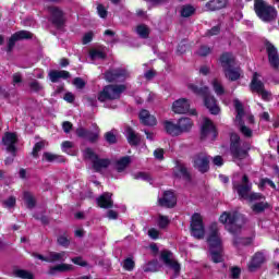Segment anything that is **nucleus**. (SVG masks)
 Returning a JSON list of instances; mask_svg holds the SVG:
<instances>
[{"label": "nucleus", "mask_w": 279, "mask_h": 279, "mask_svg": "<svg viewBox=\"0 0 279 279\" xmlns=\"http://www.w3.org/2000/svg\"><path fill=\"white\" fill-rule=\"evenodd\" d=\"M207 244L213 263H223V242L217 223H213L207 232Z\"/></svg>", "instance_id": "nucleus-1"}, {"label": "nucleus", "mask_w": 279, "mask_h": 279, "mask_svg": "<svg viewBox=\"0 0 279 279\" xmlns=\"http://www.w3.org/2000/svg\"><path fill=\"white\" fill-rule=\"evenodd\" d=\"M233 104L236 112L234 119L235 128L239 129V132H241L245 138H252V136H254V131H252V128L245 125V121H243V117H245V109L243 108V102L239 99H235Z\"/></svg>", "instance_id": "nucleus-2"}, {"label": "nucleus", "mask_w": 279, "mask_h": 279, "mask_svg": "<svg viewBox=\"0 0 279 279\" xmlns=\"http://www.w3.org/2000/svg\"><path fill=\"white\" fill-rule=\"evenodd\" d=\"M254 10L264 23H271V21H276V17L278 16L276 9L264 0H255Z\"/></svg>", "instance_id": "nucleus-3"}, {"label": "nucleus", "mask_w": 279, "mask_h": 279, "mask_svg": "<svg viewBox=\"0 0 279 279\" xmlns=\"http://www.w3.org/2000/svg\"><path fill=\"white\" fill-rule=\"evenodd\" d=\"M128 87L125 85H107L98 94V101H112L114 99H121V94L125 93Z\"/></svg>", "instance_id": "nucleus-4"}, {"label": "nucleus", "mask_w": 279, "mask_h": 279, "mask_svg": "<svg viewBox=\"0 0 279 279\" xmlns=\"http://www.w3.org/2000/svg\"><path fill=\"white\" fill-rule=\"evenodd\" d=\"M189 90H192V93H195V95H204L205 96V106L207 109H209V112L211 114H219L220 109L219 106H217V99H215V96L208 95V87L197 88L194 84H187Z\"/></svg>", "instance_id": "nucleus-5"}, {"label": "nucleus", "mask_w": 279, "mask_h": 279, "mask_svg": "<svg viewBox=\"0 0 279 279\" xmlns=\"http://www.w3.org/2000/svg\"><path fill=\"white\" fill-rule=\"evenodd\" d=\"M230 141V154L233 162H241V160H245V158H247V150L241 147V136L236 133H231Z\"/></svg>", "instance_id": "nucleus-6"}, {"label": "nucleus", "mask_w": 279, "mask_h": 279, "mask_svg": "<svg viewBox=\"0 0 279 279\" xmlns=\"http://www.w3.org/2000/svg\"><path fill=\"white\" fill-rule=\"evenodd\" d=\"M220 223L226 226V229L230 234H239L241 227H236L239 221V214L236 211H225L219 218Z\"/></svg>", "instance_id": "nucleus-7"}, {"label": "nucleus", "mask_w": 279, "mask_h": 279, "mask_svg": "<svg viewBox=\"0 0 279 279\" xmlns=\"http://www.w3.org/2000/svg\"><path fill=\"white\" fill-rule=\"evenodd\" d=\"M259 77L260 74H258V72H255L253 74L250 88L253 93L260 95L264 101H269L271 99V94L269 93V90L265 89V83H263Z\"/></svg>", "instance_id": "nucleus-8"}, {"label": "nucleus", "mask_w": 279, "mask_h": 279, "mask_svg": "<svg viewBox=\"0 0 279 279\" xmlns=\"http://www.w3.org/2000/svg\"><path fill=\"white\" fill-rule=\"evenodd\" d=\"M233 191H236L239 197L241 199H247L250 197V191H252V183H250V179L246 174L242 177V183L234 182L232 179Z\"/></svg>", "instance_id": "nucleus-9"}, {"label": "nucleus", "mask_w": 279, "mask_h": 279, "mask_svg": "<svg viewBox=\"0 0 279 279\" xmlns=\"http://www.w3.org/2000/svg\"><path fill=\"white\" fill-rule=\"evenodd\" d=\"M191 232L194 239H204V234H206L204 219L202 218V215L197 213L192 216Z\"/></svg>", "instance_id": "nucleus-10"}, {"label": "nucleus", "mask_w": 279, "mask_h": 279, "mask_svg": "<svg viewBox=\"0 0 279 279\" xmlns=\"http://www.w3.org/2000/svg\"><path fill=\"white\" fill-rule=\"evenodd\" d=\"M172 175L178 180H184V182H193L191 170H189V167L182 161H175V166L172 169Z\"/></svg>", "instance_id": "nucleus-11"}, {"label": "nucleus", "mask_w": 279, "mask_h": 279, "mask_svg": "<svg viewBox=\"0 0 279 279\" xmlns=\"http://www.w3.org/2000/svg\"><path fill=\"white\" fill-rule=\"evenodd\" d=\"M172 111L175 114H186V112H190V114H197V111L195 109H191V104L186 98H180L175 100L172 104Z\"/></svg>", "instance_id": "nucleus-12"}, {"label": "nucleus", "mask_w": 279, "mask_h": 279, "mask_svg": "<svg viewBox=\"0 0 279 279\" xmlns=\"http://www.w3.org/2000/svg\"><path fill=\"white\" fill-rule=\"evenodd\" d=\"M128 77H130V72L123 68L109 70L105 73V80L107 82H125Z\"/></svg>", "instance_id": "nucleus-13"}, {"label": "nucleus", "mask_w": 279, "mask_h": 279, "mask_svg": "<svg viewBox=\"0 0 279 279\" xmlns=\"http://www.w3.org/2000/svg\"><path fill=\"white\" fill-rule=\"evenodd\" d=\"M266 47V52L268 56V62L275 71H278L279 69V53H278V48L274 46V44L266 41L265 43Z\"/></svg>", "instance_id": "nucleus-14"}, {"label": "nucleus", "mask_w": 279, "mask_h": 279, "mask_svg": "<svg viewBox=\"0 0 279 279\" xmlns=\"http://www.w3.org/2000/svg\"><path fill=\"white\" fill-rule=\"evenodd\" d=\"M194 168L197 169L201 173H206L208 169H210V159H208V155L198 154L193 158Z\"/></svg>", "instance_id": "nucleus-15"}, {"label": "nucleus", "mask_w": 279, "mask_h": 279, "mask_svg": "<svg viewBox=\"0 0 279 279\" xmlns=\"http://www.w3.org/2000/svg\"><path fill=\"white\" fill-rule=\"evenodd\" d=\"M201 138H209V141L217 138V129H215V124L208 118L204 120Z\"/></svg>", "instance_id": "nucleus-16"}, {"label": "nucleus", "mask_w": 279, "mask_h": 279, "mask_svg": "<svg viewBox=\"0 0 279 279\" xmlns=\"http://www.w3.org/2000/svg\"><path fill=\"white\" fill-rule=\"evenodd\" d=\"M160 257L167 267L173 269L174 274H180V263L173 258V253H171V251H162Z\"/></svg>", "instance_id": "nucleus-17"}, {"label": "nucleus", "mask_w": 279, "mask_h": 279, "mask_svg": "<svg viewBox=\"0 0 279 279\" xmlns=\"http://www.w3.org/2000/svg\"><path fill=\"white\" fill-rule=\"evenodd\" d=\"M16 135L14 133H5L2 137V145L9 154H16Z\"/></svg>", "instance_id": "nucleus-18"}, {"label": "nucleus", "mask_w": 279, "mask_h": 279, "mask_svg": "<svg viewBox=\"0 0 279 279\" xmlns=\"http://www.w3.org/2000/svg\"><path fill=\"white\" fill-rule=\"evenodd\" d=\"M159 206H163L165 208H173L175 204H178V198H175V194L171 191H166L163 196L158 199Z\"/></svg>", "instance_id": "nucleus-19"}, {"label": "nucleus", "mask_w": 279, "mask_h": 279, "mask_svg": "<svg viewBox=\"0 0 279 279\" xmlns=\"http://www.w3.org/2000/svg\"><path fill=\"white\" fill-rule=\"evenodd\" d=\"M48 11L52 15V23L56 27H62L64 25V13L57 7H49Z\"/></svg>", "instance_id": "nucleus-20"}, {"label": "nucleus", "mask_w": 279, "mask_h": 279, "mask_svg": "<svg viewBox=\"0 0 279 279\" xmlns=\"http://www.w3.org/2000/svg\"><path fill=\"white\" fill-rule=\"evenodd\" d=\"M48 77L52 84H56L60 82V80H69V77H71V73L64 70H51L48 73Z\"/></svg>", "instance_id": "nucleus-21"}, {"label": "nucleus", "mask_w": 279, "mask_h": 279, "mask_svg": "<svg viewBox=\"0 0 279 279\" xmlns=\"http://www.w3.org/2000/svg\"><path fill=\"white\" fill-rule=\"evenodd\" d=\"M75 269V267H73V265L71 264H58L57 266H52L49 269V274L50 276H56V274H66L69 271H73Z\"/></svg>", "instance_id": "nucleus-22"}, {"label": "nucleus", "mask_w": 279, "mask_h": 279, "mask_svg": "<svg viewBox=\"0 0 279 279\" xmlns=\"http://www.w3.org/2000/svg\"><path fill=\"white\" fill-rule=\"evenodd\" d=\"M97 204L99 206V208H112L113 206V202H112V194L106 192L102 195H100L97 198Z\"/></svg>", "instance_id": "nucleus-23"}, {"label": "nucleus", "mask_w": 279, "mask_h": 279, "mask_svg": "<svg viewBox=\"0 0 279 279\" xmlns=\"http://www.w3.org/2000/svg\"><path fill=\"white\" fill-rule=\"evenodd\" d=\"M228 5V0H210L205 4V8L209 12H217V10H223Z\"/></svg>", "instance_id": "nucleus-24"}, {"label": "nucleus", "mask_w": 279, "mask_h": 279, "mask_svg": "<svg viewBox=\"0 0 279 279\" xmlns=\"http://www.w3.org/2000/svg\"><path fill=\"white\" fill-rule=\"evenodd\" d=\"M140 121L144 124V125H156V123H158V121L156 120V117L151 116L147 110L143 109L140 112Z\"/></svg>", "instance_id": "nucleus-25"}, {"label": "nucleus", "mask_w": 279, "mask_h": 279, "mask_svg": "<svg viewBox=\"0 0 279 279\" xmlns=\"http://www.w3.org/2000/svg\"><path fill=\"white\" fill-rule=\"evenodd\" d=\"M47 263H64L66 260V251L50 252L47 256Z\"/></svg>", "instance_id": "nucleus-26"}, {"label": "nucleus", "mask_w": 279, "mask_h": 279, "mask_svg": "<svg viewBox=\"0 0 279 279\" xmlns=\"http://www.w3.org/2000/svg\"><path fill=\"white\" fill-rule=\"evenodd\" d=\"M225 77L230 82H236L241 77V68H227L223 70Z\"/></svg>", "instance_id": "nucleus-27"}, {"label": "nucleus", "mask_w": 279, "mask_h": 279, "mask_svg": "<svg viewBox=\"0 0 279 279\" xmlns=\"http://www.w3.org/2000/svg\"><path fill=\"white\" fill-rule=\"evenodd\" d=\"M163 128H165L167 134H169L170 136H180L181 135L180 126L178 123L175 124L171 121H165Z\"/></svg>", "instance_id": "nucleus-28"}, {"label": "nucleus", "mask_w": 279, "mask_h": 279, "mask_svg": "<svg viewBox=\"0 0 279 279\" xmlns=\"http://www.w3.org/2000/svg\"><path fill=\"white\" fill-rule=\"evenodd\" d=\"M110 167V159L107 158H97L94 162H93V169L99 173L101 171H104V169H108Z\"/></svg>", "instance_id": "nucleus-29"}, {"label": "nucleus", "mask_w": 279, "mask_h": 279, "mask_svg": "<svg viewBox=\"0 0 279 279\" xmlns=\"http://www.w3.org/2000/svg\"><path fill=\"white\" fill-rule=\"evenodd\" d=\"M125 134H126L128 143L130 145L136 146L138 145V143H141V136H138V134H136V132H134L132 128L126 126Z\"/></svg>", "instance_id": "nucleus-30"}, {"label": "nucleus", "mask_w": 279, "mask_h": 279, "mask_svg": "<svg viewBox=\"0 0 279 279\" xmlns=\"http://www.w3.org/2000/svg\"><path fill=\"white\" fill-rule=\"evenodd\" d=\"M178 125L181 134H184L186 132H191V129L193 128V121L191 118H181L178 121Z\"/></svg>", "instance_id": "nucleus-31"}, {"label": "nucleus", "mask_w": 279, "mask_h": 279, "mask_svg": "<svg viewBox=\"0 0 279 279\" xmlns=\"http://www.w3.org/2000/svg\"><path fill=\"white\" fill-rule=\"evenodd\" d=\"M265 263V255L263 253H256L253 256L251 264L248 265L250 271H254V269H258Z\"/></svg>", "instance_id": "nucleus-32"}, {"label": "nucleus", "mask_w": 279, "mask_h": 279, "mask_svg": "<svg viewBox=\"0 0 279 279\" xmlns=\"http://www.w3.org/2000/svg\"><path fill=\"white\" fill-rule=\"evenodd\" d=\"M220 63H221L223 71L226 69H230L232 66V64H234V56L230 52L223 53L220 57Z\"/></svg>", "instance_id": "nucleus-33"}, {"label": "nucleus", "mask_w": 279, "mask_h": 279, "mask_svg": "<svg viewBox=\"0 0 279 279\" xmlns=\"http://www.w3.org/2000/svg\"><path fill=\"white\" fill-rule=\"evenodd\" d=\"M130 162H132V159L130 157H122L118 161H116L114 169L118 171V173H123L124 169H128L130 166Z\"/></svg>", "instance_id": "nucleus-34"}, {"label": "nucleus", "mask_w": 279, "mask_h": 279, "mask_svg": "<svg viewBox=\"0 0 279 279\" xmlns=\"http://www.w3.org/2000/svg\"><path fill=\"white\" fill-rule=\"evenodd\" d=\"M13 276L15 278H21V279H34V274H32V271L25 270V269L13 270Z\"/></svg>", "instance_id": "nucleus-35"}, {"label": "nucleus", "mask_w": 279, "mask_h": 279, "mask_svg": "<svg viewBox=\"0 0 279 279\" xmlns=\"http://www.w3.org/2000/svg\"><path fill=\"white\" fill-rule=\"evenodd\" d=\"M195 14V8L191 4H185L181 8V16L183 19H189Z\"/></svg>", "instance_id": "nucleus-36"}, {"label": "nucleus", "mask_w": 279, "mask_h": 279, "mask_svg": "<svg viewBox=\"0 0 279 279\" xmlns=\"http://www.w3.org/2000/svg\"><path fill=\"white\" fill-rule=\"evenodd\" d=\"M92 60H106V52L101 49H93L89 51Z\"/></svg>", "instance_id": "nucleus-37"}, {"label": "nucleus", "mask_w": 279, "mask_h": 279, "mask_svg": "<svg viewBox=\"0 0 279 279\" xmlns=\"http://www.w3.org/2000/svg\"><path fill=\"white\" fill-rule=\"evenodd\" d=\"M211 85H213L214 92L218 97H221V95L226 94V89L223 88V85H221V83L217 78H215L211 82Z\"/></svg>", "instance_id": "nucleus-38"}, {"label": "nucleus", "mask_w": 279, "mask_h": 279, "mask_svg": "<svg viewBox=\"0 0 279 279\" xmlns=\"http://www.w3.org/2000/svg\"><path fill=\"white\" fill-rule=\"evenodd\" d=\"M136 34L140 38H149V27L145 24H141L136 27Z\"/></svg>", "instance_id": "nucleus-39"}, {"label": "nucleus", "mask_w": 279, "mask_h": 279, "mask_svg": "<svg viewBox=\"0 0 279 279\" xmlns=\"http://www.w3.org/2000/svg\"><path fill=\"white\" fill-rule=\"evenodd\" d=\"M24 202L27 208H34L36 206V198L29 192H24Z\"/></svg>", "instance_id": "nucleus-40"}, {"label": "nucleus", "mask_w": 279, "mask_h": 279, "mask_svg": "<svg viewBox=\"0 0 279 279\" xmlns=\"http://www.w3.org/2000/svg\"><path fill=\"white\" fill-rule=\"evenodd\" d=\"M83 156L85 158V160H90V162L93 163L96 159L99 158V156H97V154H95V150H93V148H86L83 151Z\"/></svg>", "instance_id": "nucleus-41"}, {"label": "nucleus", "mask_w": 279, "mask_h": 279, "mask_svg": "<svg viewBox=\"0 0 279 279\" xmlns=\"http://www.w3.org/2000/svg\"><path fill=\"white\" fill-rule=\"evenodd\" d=\"M28 86L32 90V93H40L44 90V86L43 84H40V82H38L37 80H33L28 83Z\"/></svg>", "instance_id": "nucleus-42"}, {"label": "nucleus", "mask_w": 279, "mask_h": 279, "mask_svg": "<svg viewBox=\"0 0 279 279\" xmlns=\"http://www.w3.org/2000/svg\"><path fill=\"white\" fill-rule=\"evenodd\" d=\"M267 208H269V204L265 203V202H260V203H256L252 206V210L253 213H265V210H267Z\"/></svg>", "instance_id": "nucleus-43"}, {"label": "nucleus", "mask_w": 279, "mask_h": 279, "mask_svg": "<svg viewBox=\"0 0 279 279\" xmlns=\"http://www.w3.org/2000/svg\"><path fill=\"white\" fill-rule=\"evenodd\" d=\"M44 160L46 162H58L62 160V157L52 153H44Z\"/></svg>", "instance_id": "nucleus-44"}, {"label": "nucleus", "mask_w": 279, "mask_h": 279, "mask_svg": "<svg viewBox=\"0 0 279 279\" xmlns=\"http://www.w3.org/2000/svg\"><path fill=\"white\" fill-rule=\"evenodd\" d=\"M48 145L47 141L37 142L33 148V156L38 158V151L45 149V146Z\"/></svg>", "instance_id": "nucleus-45"}, {"label": "nucleus", "mask_w": 279, "mask_h": 279, "mask_svg": "<svg viewBox=\"0 0 279 279\" xmlns=\"http://www.w3.org/2000/svg\"><path fill=\"white\" fill-rule=\"evenodd\" d=\"M14 35L16 36L17 40L29 39L34 36L32 33H29V31H19L14 33Z\"/></svg>", "instance_id": "nucleus-46"}, {"label": "nucleus", "mask_w": 279, "mask_h": 279, "mask_svg": "<svg viewBox=\"0 0 279 279\" xmlns=\"http://www.w3.org/2000/svg\"><path fill=\"white\" fill-rule=\"evenodd\" d=\"M135 267V263L132 260V258H126L123 262V269H125V271H133Z\"/></svg>", "instance_id": "nucleus-47"}, {"label": "nucleus", "mask_w": 279, "mask_h": 279, "mask_svg": "<svg viewBox=\"0 0 279 279\" xmlns=\"http://www.w3.org/2000/svg\"><path fill=\"white\" fill-rule=\"evenodd\" d=\"M105 140L109 145H114V143H117V135H114V132L109 131L105 134Z\"/></svg>", "instance_id": "nucleus-48"}, {"label": "nucleus", "mask_w": 279, "mask_h": 279, "mask_svg": "<svg viewBox=\"0 0 279 279\" xmlns=\"http://www.w3.org/2000/svg\"><path fill=\"white\" fill-rule=\"evenodd\" d=\"M85 138H87L89 143H97V141L99 140V132L87 131V135Z\"/></svg>", "instance_id": "nucleus-49"}, {"label": "nucleus", "mask_w": 279, "mask_h": 279, "mask_svg": "<svg viewBox=\"0 0 279 279\" xmlns=\"http://www.w3.org/2000/svg\"><path fill=\"white\" fill-rule=\"evenodd\" d=\"M144 271L147 274L149 271L154 272V271H158V263L156 262H149L145 267H144Z\"/></svg>", "instance_id": "nucleus-50"}, {"label": "nucleus", "mask_w": 279, "mask_h": 279, "mask_svg": "<svg viewBox=\"0 0 279 279\" xmlns=\"http://www.w3.org/2000/svg\"><path fill=\"white\" fill-rule=\"evenodd\" d=\"M213 50L210 49V47L208 46H202L198 51H197V56H201L202 58H206V56H209V53Z\"/></svg>", "instance_id": "nucleus-51"}, {"label": "nucleus", "mask_w": 279, "mask_h": 279, "mask_svg": "<svg viewBox=\"0 0 279 279\" xmlns=\"http://www.w3.org/2000/svg\"><path fill=\"white\" fill-rule=\"evenodd\" d=\"M71 260L74 265H78L80 267H88V263L84 260L82 256L73 257Z\"/></svg>", "instance_id": "nucleus-52"}, {"label": "nucleus", "mask_w": 279, "mask_h": 279, "mask_svg": "<svg viewBox=\"0 0 279 279\" xmlns=\"http://www.w3.org/2000/svg\"><path fill=\"white\" fill-rule=\"evenodd\" d=\"M62 151L65 154H71V149H73V142L65 141L61 144Z\"/></svg>", "instance_id": "nucleus-53"}, {"label": "nucleus", "mask_w": 279, "mask_h": 279, "mask_svg": "<svg viewBox=\"0 0 279 279\" xmlns=\"http://www.w3.org/2000/svg\"><path fill=\"white\" fill-rule=\"evenodd\" d=\"M246 199H248V202H258L260 199H265V196L260 193H251Z\"/></svg>", "instance_id": "nucleus-54"}, {"label": "nucleus", "mask_w": 279, "mask_h": 279, "mask_svg": "<svg viewBox=\"0 0 279 279\" xmlns=\"http://www.w3.org/2000/svg\"><path fill=\"white\" fill-rule=\"evenodd\" d=\"M73 84L75 85L76 88H78V90H82L86 86V82H84L82 77H75L73 80Z\"/></svg>", "instance_id": "nucleus-55"}, {"label": "nucleus", "mask_w": 279, "mask_h": 279, "mask_svg": "<svg viewBox=\"0 0 279 279\" xmlns=\"http://www.w3.org/2000/svg\"><path fill=\"white\" fill-rule=\"evenodd\" d=\"M57 242L62 246V247H69L71 245V241H69V238L64 235H60L57 240Z\"/></svg>", "instance_id": "nucleus-56"}, {"label": "nucleus", "mask_w": 279, "mask_h": 279, "mask_svg": "<svg viewBox=\"0 0 279 279\" xmlns=\"http://www.w3.org/2000/svg\"><path fill=\"white\" fill-rule=\"evenodd\" d=\"M97 12L100 19H106V16H108V10H106V7H104V4L97 5Z\"/></svg>", "instance_id": "nucleus-57"}, {"label": "nucleus", "mask_w": 279, "mask_h": 279, "mask_svg": "<svg viewBox=\"0 0 279 279\" xmlns=\"http://www.w3.org/2000/svg\"><path fill=\"white\" fill-rule=\"evenodd\" d=\"M271 186V189H276V183H274V181L269 180V179H262L260 183H259V187L260 189H265V186Z\"/></svg>", "instance_id": "nucleus-58"}, {"label": "nucleus", "mask_w": 279, "mask_h": 279, "mask_svg": "<svg viewBox=\"0 0 279 279\" xmlns=\"http://www.w3.org/2000/svg\"><path fill=\"white\" fill-rule=\"evenodd\" d=\"M3 205L7 208H14L16 205V198L14 196H10L7 201H3Z\"/></svg>", "instance_id": "nucleus-59"}, {"label": "nucleus", "mask_w": 279, "mask_h": 279, "mask_svg": "<svg viewBox=\"0 0 279 279\" xmlns=\"http://www.w3.org/2000/svg\"><path fill=\"white\" fill-rule=\"evenodd\" d=\"M19 40V37H16L15 34H13L8 43V51H12L14 49V45H16V41Z\"/></svg>", "instance_id": "nucleus-60"}, {"label": "nucleus", "mask_w": 279, "mask_h": 279, "mask_svg": "<svg viewBox=\"0 0 279 279\" xmlns=\"http://www.w3.org/2000/svg\"><path fill=\"white\" fill-rule=\"evenodd\" d=\"M134 179L135 180H146L149 182V180H151V177H149V174H147L145 172H137L134 174Z\"/></svg>", "instance_id": "nucleus-61"}, {"label": "nucleus", "mask_w": 279, "mask_h": 279, "mask_svg": "<svg viewBox=\"0 0 279 279\" xmlns=\"http://www.w3.org/2000/svg\"><path fill=\"white\" fill-rule=\"evenodd\" d=\"M158 226L162 229L169 226V218L167 216H159Z\"/></svg>", "instance_id": "nucleus-62"}, {"label": "nucleus", "mask_w": 279, "mask_h": 279, "mask_svg": "<svg viewBox=\"0 0 279 279\" xmlns=\"http://www.w3.org/2000/svg\"><path fill=\"white\" fill-rule=\"evenodd\" d=\"M240 276H241V268L239 267L231 268V278L239 279Z\"/></svg>", "instance_id": "nucleus-63"}, {"label": "nucleus", "mask_w": 279, "mask_h": 279, "mask_svg": "<svg viewBox=\"0 0 279 279\" xmlns=\"http://www.w3.org/2000/svg\"><path fill=\"white\" fill-rule=\"evenodd\" d=\"M148 236H149L150 239L156 240V239H158V236H160V231L153 228V229H150V230L148 231Z\"/></svg>", "instance_id": "nucleus-64"}]
</instances>
